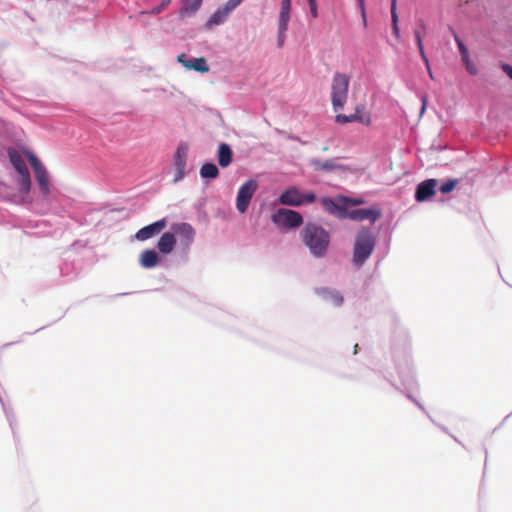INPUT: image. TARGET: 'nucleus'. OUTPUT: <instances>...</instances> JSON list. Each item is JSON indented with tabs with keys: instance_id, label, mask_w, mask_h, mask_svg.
Segmentation results:
<instances>
[{
	"instance_id": "obj_24",
	"label": "nucleus",
	"mask_w": 512,
	"mask_h": 512,
	"mask_svg": "<svg viewBox=\"0 0 512 512\" xmlns=\"http://www.w3.org/2000/svg\"><path fill=\"white\" fill-rule=\"evenodd\" d=\"M10 161L18 174L29 171L22 157L16 153L9 154Z\"/></svg>"
},
{
	"instance_id": "obj_16",
	"label": "nucleus",
	"mask_w": 512,
	"mask_h": 512,
	"mask_svg": "<svg viewBox=\"0 0 512 512\" xmlns=\"http://www.w3.org/2000/svg\"><path fill=\"white\" fill-rule=\"evenodd\" d=\"M185 57V54H181L178 56V61L183 64L184 67L188 69H193L198 72H208L209 67L207 65V61L205 58H193L191 60L185 61L183 58Z\"/></svg>"
},
{
	"instance_id": "obj_29",
	"label": "nucleus",
	"mask_w": 512,
	"mask_h": 512,
	"mask_svg": "<svg viewBox=\"0 0 512 512\" xmlns=\"http://www.w3.org/2000/svg\"><path fill=\"white\" fill-rule=\"evenodd\" d=\"M398 22H399L398 14H391V23H392L393 35L397 39H400V29H399Z\"/></svg>"
},
{
	"instance_id": "obj_33",
	"label": "nucleus",
	"mask_w": 512,
	"mask_h": 512,
	"mask_svg": "<svg viewBox=\"0 0 512 512\" xmlns=\"http://www.w3.org/2000/svg\"><path fill=\"white\" fill-rule=\"evenodd\" d=\"M364 203H365V201L362 198H349V197H346L347 207L349 205H351V206H359V205H362Z\"/></svg>"
},
{
	"instance_id": "obj_32",
	"label": "nucleus",
	"mask_w": 512,
	"mask_h": 512,
	"mask_svg": "<svg viewBox=\"0 0 512 512\" xmlns=\"http://www.w3.org/2000/svg\"><path fill=\"white\" fill-rule=\"evenodd\" d=\"M310 10V15L316 19L318 17V6L316 0H307Z\"/></svg>"
},
{
	"instance_id": "obj_5",
	"label": "nucleus",
	"mask_w": 512,
	"mask_h": 512,
	"mask_svg": "<svg viewBox=\"0 0 512 512\" xmlns=\"http://www.w3.org/2000/svg\"><path fill=\"white\" fill-rule=\"evenodd\" d=\"M271 220L275 225L287 229L297 228L303 223V217L299 212L286 208L278 209L271 216Z\"/></svg>"
},
{
	"instance_id": "obj_21",
	"label": "nucleus",
	"mask_w": 512,
	"mask_h": 512,
	"mask_svg": "<svg viewBox=\"0 0 512 512\" xmlns=\"http://www.w3.org/2000/svg\"><path fill=\"white\" fill-rule=\"evenodd\" d=\"M203 0H182V7L179 11L180 17L194 14L202 5Z\"/></svg>"
},
{
	"instance_id": "obj_22",
	"label": "nucleus",
	"mask_w": 512,
	"mask_h": 512,
	"mask_svg": "<svg viewBox=\"0 0 512 512\" xmlns=\"http://www.w3.org/2000/svg\"><path fill=\"white\" fill-rule=\"evenodd\" d=\"M230 14L224 10L223 7L218 8L209 18L206 23L208 28L224 23Z\"/></svg>"
},
{
	"instance_id": "obj_8",
	"label": "nucleus",
	"mask_w": 512,
	"mask_h": 512,
	"mask_svg": "<svg viewBox=\"0 0 512 512\" xmlns=\"http://www.w3.org/2000/svg\"><path fill=\"white\" fill-rule=\"evenodd\" d=\"M321 205L329 214H332L339 219L347 218L348 208L345 196H339L336 199L323 197L321 199Z\"/></svg>"
},
{
	"instance_id": "obj_4",
	"label": "nucleus",
	"mask_w": 512,
	"mask_h": 512,
	"mask_svg": "<svg viewBox=\"0 0 512 512\" xmlns=\"http://www.w3.org/2000/svg\"><path fill=\"white\" fill-rule=\"evenodd\" d=\"M316 195L313 192L302 194L295 186L287 188L279 197V203L285 206H301L305 203H313Z\"/></svg>"
},
{
	"instance_id": "obj_10",
	"label": "nucleus",
	"mask_w": 512,
	"mask_h": 512,
	"mask_svg": "<svg viewBox=\"0 0 512 512\" xmlns=\"http://www.w3.org/2000/svg\"><path fill=\"white\" fill-rule=\"evenodd\" d=\"M167 226V220L166 218H162L156 222H153L147 226L142 227L139 229L135 234V239L138 241H146L149 240L156 235L160 234L162 230H164Z\"/></svg>"
},
{
	"instance_id": "obj_6",
	"label": "nucleus",
	"mask_w": 512,
	"mask_h": 512,
	"mask_svg": "<svg viewBox=\"0 0 512 512\" xmlns=\"http://www.w3.org/2000/svg\"><path fill=\"white\" fill-rule=\"evenodd\" d=\"M258 188L256 180H248L242 184L238 190L236 198V208L240 213H245L249 207V204Z\"/></svg>"
},
{
	"instance_id": "obj_17",
	"label": "nucleus",
	"mask_w": 512,
	"mask_h": 512,
	"mask_svg": "<svg viewBox=\"0 0 512 512\" xmlns=\"http://www.w3.org/2000/svg\"><path fill=\"white\" fill-rule=\"evenodd\" d=\"M335 120L339 124H346V123L358 121L362 124L369 125L371 122L370 116L359 114L358 107L356 108V111L354 114H351V115L338 114V115H336Z\"/></svg>"
},
{
	"instance_id": "obj_12",
	"label": "nucleus",
	"mask_w": 512,
	"mask_h": 512,
	"mask_svg": "<svg viewBox=\"0 0 512 512\" xmlns=\"http://www.w3.org/2000/svg\"><path fill=\"white\" fill-rule=\"evenodd\" d=\"M172 232L175 237L178 236L180 241L185 245H190L195 236L194 228L188 223H176L171 226Z\"/></svg>"
},
{
	"instance_id": "obj_23",
	"label": "nucleus",
	"mask_w": 512,
	"mask_h": 512,
	"mask_svg": "<svg viewBox=\"0 0 512 512\" xmlns=\"http://www.w3.org/2000/svg\"><path fill=\"white\" fill-rule=\"evenodd\" d=\"M200 176L204 179H215L219 176V169L214 163L207 162L200 168Z\"/></svg>"
},
{
	"instance_id": "obj_36",
	"label": "nucleus",
	"mask_w": 512,
	"mask_h": 512,
	"mask_svg": "<svg viewBox=\"0 0 512 512\" xmlns=\"http://www.w3.org/2000/svg\"><path fill=\"white\" fill-rule=\"evenodd\" d=\"M290 9H291V0H282L281 10L290 11Z\"/></svg>"
},
{
	"instance_id": "obj_15",
	"label": "nucleus",
	"mask_w": 512,
	"mask_h": 512,
	"mask_svg": "<svg viewBox=\"0 0 512 512\" xmlns=\"http://www.w3.org/2000/svg\"><path fill=\"white\" fill-rule=\"evenodd\" d=\"M316 293L325 301L330 302L335 306H340L343 303V296L337 290L327 287L318 288Z\"/></svg>"
},
{
	"instance_id": "obj_13",
	"label": "nucleus",
	"mask_w": 512,
	"mask_h": 512,
	"mask_svg": "<svg viewBox=\"0 0 512 512\" xmlns=\"http://www.w3.org/2000/svg\"><path fill=\"white\" fill-rule=\"evenodd\" d=\"M437 181L435 179H427L418 184L415 192V199L418 202H423L431 198L435 194V187Z\"/></svg>"
},
{
	"instance_id": "obj_1",
	"label": "nucleus",
	"mask_w": 512,
	"mask_h": 512,
	"mask_svg": "<svg viewBox=\"0 0 512 512\" xmlns=\"http://www.w3.org/2000/svg\"><path fill=\"white\" fill-rule=\"evenodd\" d=\"M303 243L315 257H323L330 243L329 233L314 223H307L300 233Z\"/></svg>"
},
{
	"instance_id": "obj_34",
	"label": "nucleus",
	"mask_w": 512,
	"mask_h": 512,
	"mask_svg": "<svg viewBox=\"0 0 512 512\" xmlns=\"http://www.w3.org/2000/svg\"><path fill=\"white\" fill-rule=\"evenodd\" d=\"M315 165L317 168L321 170H331L334 168V164L332 163V161H326L324 163L317 161Z\"/></svg>"
},
{
	"instance_id": "obj_44",
	"label": "nucleus",
	"mask_w": 512,
	"mask_h": 512,
	"mask_svg": "<svg viewBox=\"0 0 512 512\" xmlns=\"http://www.w3.org/2000/svg\"><path fill=\"white\" fill-rule=\"evenodd\" d=\"M357 348H358V345L356 344L355 347H354V353H357Z\"/></svg>"
},
{
	"instance_id": "obj_19",
	"label": "nucleus",
	"mask_w": 512,
	"mask_h": 512,
	"mask_svg": "<svg viewBox=\"0 0 512 512\" xmlns=\"http://www.w3.org/2000/svg\"><path fill=\"white\" fill-rule=\"evenodd\" d=\"M290 20V11L280 10L279 14V27H278V46L282 47L285 40V33L288 29Z\"/></svg>"
},
{
	"instance_id": "obj_3",
	"label": "nucleus",
	"mask_w": 512,
	"mask_h": 512,
	"mask_svg": "<svg viewBox=\"0 0 512 512\" xmlns=\"http://www.w3.org/2000/svg\"><path fill=\"white\" fill-rule=\"evenodd\" d=\"M350 77L344 73L336 72L331 83V103L333 109L339 110L344 107L348 99Z\"/></svg>"
},
{
	"instance_id": "obj_40",
	"label": "nucleus",
	"mask_w": 512,
	"mask_h": 512,
	"mask_svg": "<svg viewBox=\"0 0 512 512\" xmlns=\"http://www.w3.org/2000/svg\"><path fill=\"white\" fill-rule=\"evenodd\" d=\"M418 25H419V27H420L423 31H425V30H426V28H427L426 23H425V22H424V20H422V19H420V20L418 21Z\"/></svg>"
},
{
	"instance_id": "obj_25",
	"label": "nucleus",
	"mask_w": 512,
	"mask_h": 512,
	"mask_svg": "<svg viewBox=\"0 0 512 512\" xmlns=\"http://www.w3.org/2000/svg\"><path fill=\"white\" fill-rule=\"evenodd\" d=\"M18 185L23 193H28L31 189V178L29 171L19 174Z\"/></svg>"
},
{
	"instance_id": "obj_7",
	"label": "nucleus",
	"mask_w": 512,
	"mask_h": 512,
	"mask_svg": "<svg viewBox=\"0 0 512 512\" xmlns=\"http://www.w3.org/2000/svg\"><path fill=\"white\" fill-rule=\"evenodd\" d=\"M28 160L34 170L35 178L39 185V188L44 196H48L50 193V184L47 175V171L38 158L32 154H28Z\"/></svg>"
},
{
	"instance_id": "obj_43",
	"label": "nucleus",
	"mask_w": 512,
	"mask_h": 512,
	"mask_svg": "<svg viewBox=\"0 0 512 512\" xmlns=\"http://www.w3.org/2000/svg\"><path fill=\"white\" fill-rule=\"evenodd\" d=\"M425 109H426V98H423L421 113H423L425 111Z\"/></svg>"
},
{
	"instance_id": "obj_39",
	"label": "nucleus",
	"mask_w": 512,
	"mask_h": 512,
	"mask_svg": "<svg viewBox=\"0 0 512 512\" xmlns=\"http://www.w3.org/2000/svg\"><path fill=\"white\" fill-rule=\"evenodd\" d=\"M391 14H397V0H391Z\"/></svg>"
},
{
	"instance_id": "obj_30",
	"label": "nucleus",
	"mask_w": 512,
	"mask_h": 512,
	"mask_svg": "<svg viewBox=\"0 0 512 512\" xmlns=\"http://www.w3.org/2000/svg\"><path fill=\"white\" fill-rule=\"evenodd\" d=\"M243 0H228L226 4L223 6L224 10L229 14L237 8Z\"/></svg>"
},
{
	"instance_id": "obj_28",
	"label": "nucleus",
	"mask_w": 512,
	"mask_h": 512,
	"mask_svg": "<svg viewBox=\"0 0 512 512\" xmlns=\"http://www.w3.org/2000/svg\"><path fill=\"white\" fill-rule=\"evenodd\" d=\"M453 36H454V40L459 48L461 57H467V54L469 53L467 47L465 46L463 41L460 39V37L455 32H453Z\"/></svg>"
},
{
	"instance_id": "obj_41",
	"label": "nucleus",
	"mask_w": 512,
	"mask_h": 512,
	"mask_svg": "<svg viewBox=\"0 0 512 512\" xmlns=\"http://www.w3.org/2000/svg\"><path fill=\"white\" fill-rule=\"evenodd\" d=\"M426 68H427V71L429 73V76L431 79H433V73H432V70H431V67H430V64L428 63V65H425Z\"/></svg>"
},
{
	"instance_id": "obj_35",
	"label": "nucleus",
	"mask_w": 512,
	"mask_h": 512,
	"mask_svg": "<svg viewBox=\"0 0 512 512\" xmlns=\"http://www.w3.org/2000/svg\"><path fill=\"white\" fill-rule=\"evenodd\" d=\"M357 1H358V5H359V8H360V11H361V16H362L364 25H366L367 24V19H366L365 2H364V0H357Z\"/></svg>"
},
{
	"instance_id": "obj_14",
	"label": "nucleus",
	"mask_w": 512,
	"mask_h": 512,
	"mask_svg": "<svg viewBox=\"0 0 512 512\" xmlns=\"http://www.w3.org/2000/svg\"><path fill=\"white\" fill-rule=\"evenodd\" d=\"M176 242L177 240L173 232H165L160 236L156 247L161 253L170 254L174 250Z\"/></svg>"
},
{
	"instance_id": "obj_26",
	"label": "nucleus",
	"mask_w": 512,
	"mask_h": 512,
	"mask_svg": "<svg viewBox=\"0 0 512 512\" xmlns=\"http://www.w3.org/2000/svg\"><path fill=\"white\" fill-rule=\"evenodd\" d=\"M414 36H415V40H416V44H417V47L419 49V53H420V56L423 60V62L425 63V65H428V58L425 54V50H424V46H423V41H422V34L419 30H415L414 31Z\"/></svg>"
},
{
	"instance_id": "obj_18",
	"label": "nucleus",
	"mask_w": 512,
	"mask_h": 512,
	"mask_svg": "<svg viewBox=\"0 0 512 512\" xmlns=\"http://www.w3.org/2000/svg\"><path fill=\"white\" fill-rule=\"evenodd\" d=\"M139 263L143 268H153L159 263V256L154 250L146 249L140 254Z\"/></svg>"
},
{
	"instance_id": "obj_38",
	"label": "nucleus",
	"mask_w": 512,
	"mask_h": 512,
	"mask_svg": "<svg viewBox=\"0 0 512 512\" xmlns=\"http://www.w3.org/2000/svg\"><path fill=\"white\" fill-rule=\"evenodd\" d=\"M502 69L507 74V76H509L512 79V66L508 64H503Z\"/></svg>"
},
{
	"instance_id": "obj_42",
	"label": "nucleus",
	"mask_w": 512,
	"mask_h": 512,
	"mask_svg": "<svg viewBox=\"0 0 512 512\" xmlns=\"http://www.w3.org/2000/svg\"><path fill=\"white\" fill-rule=\"evenodd\" d=\"M462 60H463V62L465 63V65H466V64H468V63H470V62H471V60H470V57H469V53L467 54V57H462Z\"/></svg>"
},
{
	"instance_id": "obj_31",
	"label": "nucleus",
	"mask_w": 512,
	"mask_h": 512,
	"mask_svg": "<svg viewBox=\"0 0 512 512\" xmlns=\"http://www.w3.org/2000/svg\"><path fill=\"white\" fill-rule=\"evenodd\" d=\"M171 3V0H162L161 4L159 6L153 8L149 11L152 15L160 14L169 4Z\"/></svg>"
},
{
	"instance_id": "obj_37",
	"label": "nucleus",
	"mask_w": 512,
	"mask_h": 512,
	"mask_svg": "<svg viewBox=\"0 0 512 512\" xmlns=\"http://www.w3.org/2000/svg\"><path fill=\"white\" fill-rule=\"evenodd\" d=\"M466 66V69L467 71L471 74V75H475L477 73V69L476 67L472 64V62L468 63L465 65Z\"/></svg>"
},
{
	"instance_id": "obj_27",
	"label": "nucleus",
	"mask_w": 512,
	"mask_h": 512,
	"mask_svg": "<svg viewBox=\"0 0 512 512\" xmlns=\"http://www.w3.org/2000/svg\"><path fill=\"white\" fill-rule=\"evenodd\" d=\"M457 184H458L457 179H449L440 186V192L443 194H448L454 190V188L456 187Z\"/></svg>"
},
{
	"instance_id": "obj_20",
	"label": "nucleus",
	"mask_w": 512,
	"mask_h": 512,
	"mask_svg": "<svg viewBox=\"0 0 512 512\" xmlns=\"http://www.w3.org/2000/svg\"><path fill=\"white\" fill-rule=\"evenodd\" d=\"M233 159V152L227 143H221L218 148V163L222 168L228 167Z\"/></svg>"
},
{
	"instance_id": "obj_9",
	"label": "nucleus",
	"mask_w": 512,
	"mask_h": 512,
	"mask_svg": "<svg viewBox=\"0 0 512 512\" xmlns=\"http://www.w3.org/2000/svg\"><path fill=\"white\" fill-rule=\"evenodd\" d=\"M188 158V145L185 143H180L177 147L174 157L173 164L176 170L174 181H179L183 179L186 174V164Z\"/></svg>"
},
{
	"instance_id": "obj_11",
	"label": "nucleus",
	"mask_w": 512,
	"mask_h": 512,
	"mask_svg": "<svg viewBox=\"0 0 512 512\" xmlns=\"http://www.w3.org/2000/svg\"><path fill=\"white\" fill-rule=\"evenodd\" d=\"M381 216V211L378 208L368 209H354L347 212V218L353 221H364L369 220L371 223H375Z\"/></svg>"
},
{
	"instance_id": "obj_2",
	"label": "nucleus",
	"mask_w": 512,
	"mask_h": 512,
	"mask_svg": "<svg viewBox=\"0 0 512 512\" xmlns=\"http://www.w3.org/2000/svg\"><path fill=\"white\" fill-rule=\"evenodd\" d=\"M376 244L374 234L367 228L362 227L355 236L353 246L352 263L360 268L371 256Z\"/></svg>"
}]
</instances>
